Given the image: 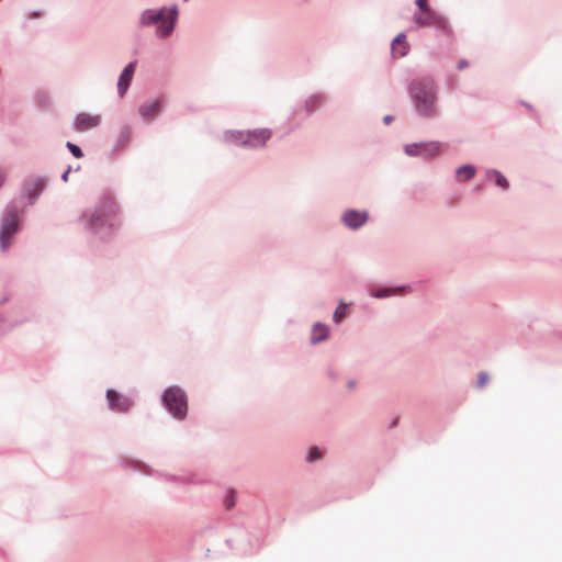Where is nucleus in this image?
I'll return each mask as SVG.
<instances>
[{
    "mask_svg": "<svg viewBox=\"0 0 562 562\" xmlns=\"http://www.w3.org/2000/svg\"><path fill=\"white\" fill-rule=\"evenodd\" d=\"M272 132L269 128H256L249 131L228 130L223 134L225 143L247 149H259L265 147L271 138Z\"/></svg>",
    "mask_w": 562,
    "mask_h": 562,
    "instance_id": "obj_4",
    "label": "nucleus"
},
{
    "mask_svg": "<svg viewBox=\"0 0 562 562\" xmlns=\"http://www.w3.org/2000/svg\"><path fill=\"white\" fill-rule=\"evenodd\" d=\"M441 147V143L437 140L420 142L405 145L404 151L409 157L431 159L440 154Z\"/></svg>",
    "mask_w": 562,
    "mask_h": 562,
    "instance_id": "obj_7",
    "label": "nucleus"
},
{
    "mask_svg": "<svg viewBox=\"0 0 562 562\" xmlns=\"http://www.w3.org/2000/svg\"><path fill=\"white\" fill-rule=\"evenodd\" d=\"M233 505H234V503H233V502H232V503H229V504L227 505V508H231Z\"/></svg>",
    "mask_w": 562,
    "mask_h": 562,
    "instance_id": "obj_31",
    "label": "nucleus"
},
{
    "mask_svg": "<svg viewBox=\"0 0 562 562\" xmlns=\"http://www.w3.org/2000/svg\"><path fill=\"white\" fill-rule=\"evenodd\" d=\"M392 53L395 57L402 58L407 55L409 50V44L406 41V34L404 32L398 33L391 44Z\"/></svg>",
    "mask_w": 562,
    "mask_h": 562,
    "instance_id": "obj_16",
    "label": "nucleus"
},
{
    "mask_svg": "<svg viewBox=\"0 0 562 562\" xmlns=\"http://www.w3.org/2000/svg\"><path fill=\"white\" fill-rule=\"evenodd\" d=\"M165 108V99L157 97L155 99L143 102L138 106V114L146 123H151L157 115H159Z\"/></svg>",
    "mask_w": 562,
    "mask_h": 562,
    "instance_id": "obj_10",
    "label": "nucleus"
},
{
    "mask_svg": "<svg viewBox=\"0 0 562 562\" xmlns=\"http://www.w3.org/2000/svg\"><path fill=\"white\" fill-rule=\"evenodd\" d=\"M485 179L486 181H493L502 190H507L509 187L507 178L497 169H486Z\"/></svg>",
    "mask_w": 562,
    "mask_h": 562,
    "instance_id": "obj_17",
    "label": "nucleus"
},
{
    "mask_svg": "<svg viewBox=\"0 0 562 562\" xmlns=\"http://www.w3.org/2000/svg\"><path fill=\"white\" fill-rule=\"evenodd\" d=\"M178 18L179 9L177 4L168 8L145 9L139 13L138 24L142 27L156 25L155 36L159 40H167L175 31Z\"/></svg>",
    "mask_w": 562,
    "mask_h": 562,
    "instance_id": "obj_3",
    "label": "nucleus"
},
{
    "mask_svg": "<svg viewBox=\"0 0 562 562\" xmlns=\"http://www.w3.org/2000/svg\"><path fill=\"white\" fill-rule=\"evenodd\" d=\"M407 92L414 113L425 120H431L439 113V89L431 77L414 78Z\"/></svg>",
    "mask_w": 562,
    "mask_h": 562,
    "instance_id": "obj_2",
    "label": "nucleus"
},
{
    "mask_svg": "<svg viewBox=\"0 0 562 562\" xmlns=\"http://www.w3.org/2000/svg\"><path fill=\"white\" fill-rule=\"evenodd\" d=\"M164 403L177 417H182L187 412V400L182 389H167L162 396Z\"/></svg>",
    "mask_w": 562,
    "mask_h": 562,
    "instance_id": "obj_8",
    "label": "nucleus"
},
{
    "mask_svg": "<svg viewBox=\"0 0 562 562\" xmlns=\"http://www.w3.org/2000/svg\"><path fill=\"white\" fill-rule=\"evenodd\" d=\"M415 3L419 11H424L426 9H429L428 0H415Z\"/></svg>",
    "mask_w": 562,
    "mask_h": 562,
    "instance_id": "obj_25",
    "label": "nucleus"
},
{
    "mask_svg": "<svg viewBox=\"0 0 562 562\" xmlns=\"http://www.w3.org/2000/svg\"><path fill=\"white\" fill-rule=\"evenodd\" d=\"M324 99H325L324 95L321 93H315V94L308 97L305 100V104H304L306 112L308 114L313 113L315 111V109L317 108V105L324 101Z\"/></svg>",
    "mask_w": 562,
    "mask_h": 562,
    "instance_id": "obj_21",
    "label": "nucleus"
},
{
    "mask_svg": "<svg viewBox=\"0 0 562 562\" xmlns=\"http://www.w3.org/2000/svg\"><path fill=\"white\" fill-rule=\"evenodd\" d=\"M106 398L112 407L117 408L120 411H126L131 405V402L127 398H121L120 395L113 389L108 390Z\"/></svg>",
    "mask_w": 562,
    "mask_h": 562,
    "instance_id": "obj_19",
    "label": "nucleus"
},
{
    "mask_svg": "<svg viewBox=\"0 0 562 562\" xmlns=\"http://www.w3.org/2000/svg\"><path fill=\"white\" fill-rule=\"evenodd\" d=\"M21 220L15 205H7L0 221V249L5 252L11 247L15 235L19 233Z\"/></svg>",
    "mask_w": 562,
    "mask_h": 562,
    "instance_id": "obj_5",
    "label": "nucleus"
},
{
    "mask_svg": "<svg viewBox=\"0 0 562 562\" xmlns=\"http://www.w3.org/2000/svg\"><path fill=\"white\" fill-rule=\"evenodd\" d=\"M101 123L100 115H91L88 113H79L75 117V127L79 131H87L99 126Z\"/></svg>",
    "mask_w": 562,
    "mask_h": 562,
    "instance_id": "obj_14",
    "label": "nucleus"
},
{
    "mask_svg": "<svg viewBox=\"0 0 562 562\" xmlns=\"http://www.w3.org/2000/svg\"><path fill=\"white\" fill-rule=\"evenodd\" d=\"M135 69L136 61H131L124 67V69L120 74L117 79V94L120 98H123L126 94L132 82Z\"/></svg>",
    "mask_w": 562,
    "mask_h": 562,
    "instance_id": "obj_12",
    "label": "nucleus"
},
{
    "mask_svg": "<svg viewBox=\"0 0 562 562\" xmlns=\"http://www.w3.org/2000/svg\"><path fill=\"white\" fill-rule=\"evenodd\" d=\"M350 304L345 301H340L333 313V322L338 325L340 324L349 314Z\"/></svg>",
    "mask_w": 562,
    "mask_h": 562,
    "instance_id": "obj_20",
    "label": "nucleus"
},
{
    "mask_svg": "<svg viewBox=\"0 0 562 562\" xmlns=\"http://www.w3.org/2000/svg\"><path fill=\"white\" fill-rule=\"evenodd\" d=\"M409 289L408 285H401L396 288H385L381 285H372L369 289V295L374 299H386L393 295H396L401 292L407 291Z\"/></svg>",
    "mask_w": 562,
    "mask_h": 562,
    "instance_id": "obj_13",
    "label": "nucleus"
},
{
    "mask_svg": "<svg viewBox=\"0 0 562 562\" xmlns=\"http://www.w3.org/2000/svg\"><path fill=\"white\" fill-rule=\"evenodd\" d=\"M79 223L87 232L105 238L120 226L119 209L112 198L104 196L95 206L82 212Z\"/></svg>",
    "mask_w": 562,
    "mask_h": 562,
    "instance_id": "obj_1",
    "label": "nucleus"
},
{
    "mask_svg": "<svg viewBox=\"0 0 562 562\" xmlns=\"http://www.w3.org/2000/svg\"><path fill=\"white\" fill-rule=\"evenodd\" d=\"M67 148L70 150V153L76 157V158H81L83 156V153L82 150L80 149L79 146L68 142L66 144Z\"/></svg>",
    "mask_w": 562,
    "mask_h": 562,
    "instance_id": "obj_23",
    "label": "nucleus"
},
{
    "mask_svg": "<svg viewBox=\"0 0 562 562\" xmlns=\"http://www.w3.org/2000/svg\"><path fill=\"white\" fill-rule=\"evenodd\" d=\"M490 380H491V378H490V373L487 371H480L477 373V379H476L477 386L486 385L490 382Z\"/></svg>",
    "mask_w": 562,
    "mask_h": 562,
    "instance_id": "obj_22",
    "label": "nucleus"
},
{
    "mask_svg": "<svg viewBox=\"0 0 562 562\" xmlns=\"http://www.w3.org/2000/svg\"><path fill=\"white\" fill-rule=\"evenodd\" d=\"M5 182V173L3 170L0 169V189L3 187Z\"/></svg>",
    "mask_w": 562,
    "mask_h": 562,
    "instance_id": "obj_27",
    "label": "nucleus"
},
{
    "mask_svg": "<svg viewBox=\"0 0 562 562\" xmlns=\"http://www.w3.org/2000/svg\"><path fill=\"white\" fill-rule=\"evenodd\" d=\"M468 67V61L465 59H461L459 63H458V69L459 70H462L464 68Z\"/></svg>",
    "mask_w": 562,
    "mask_h": 562,
    "instance_id": "obj_26",
    "label": "nucleus"
},
{
    "mask_svg": "<svg viewBox=\"0 0 562 562\" xmlns=\"http://www.w3.org/2000/svg\"><path fill=\"white\" fill-rule=\"evenodd\" d=\"M321 458V451L317 447L311 449L308 453V461H315Z\"/></svg>",
    "mask_w": 562,
    "mask_h": 562,
    "instance_id": "obj_24",
    "label": "nucleus"
},
{
    "mask_svg": "<svg viewBox=\"0 0 562 562\" xmlns=\"http://www.w3.org/2000/svg\"><path fill=\"white\" fill-rule=\"evenodd\" d=\"M124 134H125V137H128V135H130V130H128V128H125Z\"/></svg>",
    "mask_w": 562,
    "mask_h": 562,
    "instance_id": "obj_30",
    "label": "nucleus"
},
{
    "mask_svg": "<svg viewBox=\"0 0 562 562\" xmlns=\"http://www.w3.org/2000/svg\"><path fill=\"white\" fill-rule=\"evenodd\" d=\"M46 187V180L44 178H35L24 188V196L29 198L30 204H33L38 195Z\"/></svg>",
    "mask_w": 562,
    "mask_h": 562,
    "instance_id": "obj_15",
    "label": "nucleus"
},
{
    "mask_svg": "<svg viewBox=\"0 0 562 562\" xmlns=\"http://www.w3.org/2000/svg\"><path fill=\"white\" fill-rule=\"evenodd\" d=\"M412 20L418 27H435L443 31L449 29L447 19L431 8L415 12Z\"/></svg>",
    "mask_w": 562,
    "mask_h": 562,
    "instance_id": "obj_6",
    "label": "nucleus"
},
{
    "mask_svg": "<svg viewBox=\"0 0 562 562\" xmlns=\"http://www.w3.org/2000/svg\"><path fill=\"white\" fill-rule=\"evenodd\" d=\"M475 173L476 169L473 165H462L456 169V180L460 183H464L473 179Z\"/></svg>",
    "mask_w": 562,
    "mask_h": 562,
    "instance_id": "obj_18",
    "label": "nucleus"
},
{
    "mask_svg": "<svg viewBox=\"0 0 562 562\" xmlns=\"http://www.w3.org/2000/svg\"><path fill=\"white\" fill-rule=\"evenodd\" d=\"M69 172H70V169L68 168V169H67V170L61 175V179H63L64 181H67Z\"/></svg>",
    "mask_w": 562,
    "mask_h": 562,
    "instance_id": "obj_29",
    "label": "nucleus"
},
{
    "mask_svg": "<svg viewBox=\"0 0 562 562\" xmlns=\"http://www.w3.org/2000/svg\"><path fill=\"white\" fill-rule=\"evenodd\" d=\"M393 116L392 115H385L384 119H383V122L385 124H390L392 121H393Z\"/></svg>",
    "mask_w": 562,
    "mask_h": 562,
    "instance_id": "obj_28",
    "label": "nucleus"
},
{
    "mask_svg": "<svg viewBox=\"0 0 562 562\" xmlns=\"http://www.w3.org/2000/svg\"><path fill=\"white\" fill-rule=\"evenodd\" d=\"M369 220L368 211L347 209L340 215L342 225L350 231H358L363 227Z\"/></svg>",
    "mask_w": 562,
    "mask_h": 562,
    "instance_id": "obj_9",
    "label": "nucleus"
},
{
    "mask_svg": "<svg viewBox=\"0 0 562 562\" xmlns=\"http://www.w3.org/2000/svg\"><path fill=\"white\" fill-rule=\"evenodd\" d=\"M330 327L326 323L315 322L311 326L308 340L312 346H317L327 341L330 338Z\"/></svg>",
    "mask_w": 562,
    "mask_h": 562,
    "instance_id": "obj_11",
    "label": "nucleus"
}]
</instances>
